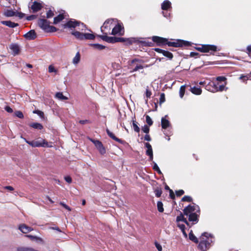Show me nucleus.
Returning <instances> with one entry per match:
<instances>
[{"label":"nucleus","mask_w":251,"mask_h":251,"mask_svg":"<svg viewBox=\"0 0 251 251\" xmlns=\"http://www.w3.org/2000/svg\"><path fill=\"white\" fill-rule=\"evenodd\" d=\"M151 92L149 89H147L146 91V96L147 98H149L151 97Z\"/></svg>","instance_id":"nucleus-59"},{"label":"nucleus","mask_w":251,"mask_h":251,"mask_svg":"<svg viewBox=\"0 0 251 251\" xmlns=\"http://www.w3.org/2000/svg\"><path fill=\"white\" fill-rule=\"evenodd\" d=\"M152 40L156 43L158 46L166 45L167 39L160 37L159 36H154L152 37Z\"/></svg>","instance_id":"nucleus-10"},{"label":"nucleus","mask_w":251,"mask_h":251,"mask_svg":"<svg viewBox=\"0 0 251 251\" xmlns=\"http://www.w3.org/2000/svg\"><path fill=\"white\" fill-rule=\"evenodd\" d=\"M113 21V20L112 19H107L104 22L103 25L102 26H101V27H100V29H101V31L102 32H103V28H108V25L110 24H112Z\"/></svg>","instance_id":"nucleus-25"},{"label":"nucleus","mask_w":251,"mask_h":251,"mask_svg":"<svg viewBox=\"0 0 251 251\" xmlns=\"http://www.w3.org/2000/svg\"><path fill=\"white\" fill-rule=\"evenodd\" d=\"M184 193V191L183 190H179L176 191V194L177 197H180L181 195H183Z\"/></svg>","instance_id":"nucleus-53"},{"label":"nucleus","mask_w":251,"mask_h":251,"mask_svg":"<svg viewBox=\"0 0 251 251\" xmlns=\"http://www.w3.org/2000/svg\"><path fill=\"white\" fill-rule=\"evenodd\" d=\"M142 130L144 133H146V134H148L150 131V128L147 125H145L142 127Z\"/></svg>","instance_id":"nucleus-46"},{"label":"nucleus","mask_w":251,"mask_h":251,"mask_svg":"<svg viewBox=\"0 0 251 251\" xmlns=\"http://www.w3.org/2000/svg\"><path fill=\"white\" fill-rule=\"evenodd\" d=\"M200 213V209L198 205L193 203V205H189L183 209V213L185 215H188L190 213Z\"/></svg>","instance_id":"nucleus-6"},{"label":"nucleus","mask_w":251,"mask_h":251,"mask_svg":"<svg viewBox=\"0 0 251 251\" xmlns=\"http://www.w3.org/2000/svg\"><path fill=\"white\" fill-rule=\"evenodd\" d=\"M226 83L225 84L221 85L219 87L217 86L218 91H223L225 88Z\"/></svg>","instance_id":"nucleus-55"},{"label":"nucleus","mask_w":251,"mask_h":251,"mask_svg":"<svg viewBox=\"0 0 251 251\" xmlns=\"http://www.w3.org/2000/svg\"><path fill=\"white\" fill-rule=\"evenodd\" d=\"M99 37L102 40L109 43H115L117 42L123 43L127 42L128 44H131L133 43L139 42L144 46H150L148 42H147L145 41H140L139 39L136 38H125L123 37H109L107 35H99Z\"/></svg>","instance_id":"nucleus-1"},{"label":"nucleus","mask_w":251,"mask_h":251,"mask_svg":"<svg viewBox=\"0 0 251 251\" xmlns=\"http://www.w3.org/2000/svg\"><path fill=\"white\" fill-rule=\"evenodd\" d=\"M164 56L168 57L169 59H172L173 57V54L167 50H164L162 54Z\"/></svg>","instance_id":"nucleus-38"},{"label":"nucleus","mask_w":251,"mask_h":251,"mask_svg":"<svg viewBox=\"0 0 251 251\" xmlns=\"http://www.w3.org/2000/svg\"><path fill=\"white\" fill-rule=\"evenodd\" d=\"M15 16L19 17L20 19H22L24 17L25 14L22 12H16Z\"/></svg>","instance_id":"nucleus-54"},{"label":"nucleus","mask_w":251,"mask_h":251,"mask_svg":"<svg viewBox=\"0 0 251 251\" xmlns=\"http://www.w3.org/2000/svg\"><path fill=\"white\" fill-rule=\"evenodd\" d=\"M153 164V169L156 171L159 174H162V172L161 171H160L159 167L158 166L157 164L154 161L152 162Z\"/></svg>","instance_id":"nucleus-41"},{"label":"nucleus","mask_w":251,"mask_h":251,"mask_svg":"<svg viewBox=\"0 0 251 251\" xmlns=\"http://www.w3.org/2000/svg\"><path fill=\"white\" fill-rule=\"evenodd\" d=\"M213 242H214V237L212 235L207 232H204L201 236V241L198 246V249L200 250H207Z\"/></svg>","instance_id":"nucleus-2"},{"label":"nucleus","mask_w":251,"mask_h":251,"mask_svg":"<svg viewBox=\"0 0 251 251\" xmlns=\"http://www.w3.org/2000/svg\"><path fill=\"white\" fill-rule=\"evenodd\" d=\"M64 19V16L63 14H60L56 17L54 18L53 24H57L59 23L60 21L63 20Z\"/></svg>","instance_id":"nucleus-28"},{"label":"nucleus","mask_w":251,"mask_h":251,"mask_svg":"<svg viewBox=\"0 0 251 251\" xmlns=\"http://www.w3.org/2000/svg\"><path fill=\"white\" fill-rule=\"evenodd\" d=\"M81 26V30H83V28H86V25H84L83 23H81L79 21L74 20V19H71L68 22H67L66 24H65L63 25L64 28H75V27L77 26Z\"/></svg>","instance_id":"nucleus-5"},{"label":"nucleus","mask_w":251,"mask_h":251,"mask_svg":"<svg viewBox=\"0 0 251 251\" xmlns=\"http://www.w3.org/2000/svg\"><path fill=\"white\" fill-rule=\"evenodd\" d=\"M189 238L190 240L194 242L195 243H198L199 240L198 238L195 236L193 233V231L191 230L189 233Z\"/></svg>","instance_id":"nucleus-27"},{"label":"nucleus","mask_w":251,"mask_h":251,"mask_svg":"<svg viewBox=\"0 0 251 251\" xmlns=\"http://www.w3.org/2000/svg\"><path fill=\"white\" fill-rule=\"evenodd\" d=\"M19 229L24 233H27L33 230V228L25 224L20 225L19 226Z\"/></svg>","instance_id":"nucleus-16"},{"label":"nucleus","mask_w":251,"mask_h":251,"mask_svg":"<svg viewBox=\"0 0 251 251\" xmlns=\"http://www.w3.org/2000/svg\"><path fill=\"white\" fill-rule=\"evenodd\" d=\"M49 73H56L57 70L52 65H50L49 67Z\"/></svg>","instance_id":"nucleus-50"},{"label":"nucleus","mask_w":251,"mask_h":251,"mask_svg":"<svg viewBox=\"0 0 251 251\" xmlns=\"http://www.w3.org/2000/svg\"><path fill=\"white\" fill-rule=\"evenodd\" d=\"M4 15L6 17H10L15 16L16 12L13 11L11 9H7L4 12Z\"/></svg>","instance_id":"nucleus-30"},{"label":"nucleus","mask_w":251,"mask_h":251,"mask_svg":"<svg viewBox=\"0 0 251 251\" xmlns=\"http://www.w3.org/2000/svg\"><path fill=\"white\" fill-rule=\"evenodd\" d=\"M36 18V16L34 15H31L29 16H27L26 19L27 21H31Z\"/></svg>","instance_id":"nucleus-60"},{"label":"nucleus","mask_w":251,"mask_h":251,"mask_svg":"<svg viewBox=\"0 0 251 251\" xmlns=\"http://www.w3.org/2000/svg\"><path fill=\"white\" fill-rule=\"evenodd\" d=\"M9 49L12 51V54L14 56L18 55L20 51V47L17 43H12L10 45Z\"/></svg>","instance_id":"nucleus-12"},{"label":"nucleus","mask_w":251,"mask_h":251,"mask_svg":"<svg viewBox=\"0 0 251 251\" xmlns=\"http://www.w3.org/2000/svg\"><path fill=\"white\" fill-rule=\"evenodd\" d=\"M106 133L107 134H108V135L111 138H112V139H113L114 140L120 143H123V141L122 139H119L118 138H117V137H116L115 136V135L112 133L111 132L108 128H107L106 129Z\"/></svg>","instance_id":"nucleus-20"},{"label":"nucleus","mask_w":251,"mask_h":251,"mask_svg":"<svg viewBox=\"0 0 251 251\" xmlns=\"http://www.w3.org/2000/svg\"><path fill=\"white\" fill-rule=\"evenodd\" d=\"M60 204L61 205H62L66 209L68 210V211L71 210V208L69 206H68L67 204L64 203L63 202H61Z\"/></svg>","instance_id":"nucleus-61"},{"label":"nucleus","mask_w":251,"mask_h":251,"mask_svg":"<svg viewBox=\"0 0 251 251\" xmlns=\"http://www.w3.org/2000/svg\"><path fill=\"white\" fill-rule=\"evenodd\" d=\"M132 126H133L134 130L135 132H138V133H139L140 132V128L138 126V123L136 122L135 121H134V120L132 121Z\"/></svg>","instance_id":"nucleus-37"},{"label":"nucleus","mask_w":251,"mask_h":251,"mask_svg":"<svg viewBox=\"0 0 251 251\" xmlns=\"http://www.w3.org/2000/svg\"><path fill=\"white\" fill-rule=\"evenodd\" d=\"M168 117V115H165L164 117L161 118V126L163 129H166L168 127L171 126L170 122L166 118Z\"/></svg>","instance_id":"nucleus-14"},{"label":"nucleus","mask_w":251,"mask_h":251,"mask_svg":"<svg viewBox=\"0 0 251 251\" xmlns=\"http://www.w3.org/2000/svg\"><path fill=\"white\" fill-rule=\"evenodd\" d=\"M146 121L149 126H151L153 124L151 119L149 115L146 116Z\"/></svg>","instance_id":"nucleus-45"},{"label":"nucleus","mask_w":251,"mask_h":251,"mask_svg":"<svg viewBox=\"0 0 251 251\" xmlns=\"http://www.w3.org/2000/svg\"><path fill=\"white\" fill-rule=\"evenodd\" d=\"M57 31V28L53 26H49V29L48 30H46V32H54Z\"/></svg>","instance_id":"nucleus-49"},{"label":"nucleus","mask_w":251,"mask_h":251,"mask_svg":"<svg viewBox=\"0 0 251 251\" xmlns=\"http://www.w3.org/2000/svg\"><path fill=\"white\" fill-rule=\"evenodd\" d=\"M190 91L194 94L195 95H200L201 94L202 91L200 87L194 86L193 87L190 88Z\"/></svg>","instance_id":"nucleus-23"},{"label":"nucleus","mask_w":251,"mask_h":251,"mask_svg":"<svg viewBox=\"0 0 251 251\" xmlns=\"http://www.w3.org/2000/svg\"><path fill=\"white\" fill-rule=\"evenodd\" d=\"M50 23L49 21L45 19H40L38 21L39 26L45 31L49 29Z\"/></svg>","instance_id":"nucleus-11"},{"label":"nucleus","mask_w":251,"mask_h":251,"mask_svg":"<svg viewBox=\"0 0 251 251\" xmlns=\"http://www.w3.org/2000/svg\"><path fill=\"white\" fill-rule=\"evenodd\" d=\"M178 227L181 229L182 232L185 230V226L183 224L178 225Z\"/></svg>","instance_id":"nucleus-64"},{"label":"nucleus","mask_w":251,"mask_h":251,"mask_svg":"<svg viewBox=\"0 0 251 251\" xmlns=\"http://www.w3.org/2000/svg\"><path fill=\"white\" fill-rule=\"evenodd\" d=\"M65 181L68 183H71L72 182V179L71 176H66L64 177Z\"/></svg>","instance_id":"nucleus-56"},{"label":"nucleus","mask_w":251,"mask_h":251,"mask_svg":"<svg viewBox=\"0 0 251 251\" xmlns=\"http://www.w3.org/2000/svg\"><path fill=\"white\" fill-rule=\"evenodd\" d=\"M181 201H183L191 202L192 201L193 199L190 196H185L182 198Z\"/></svg>","instance_id":"nucleus-44"},{"label":"nucleus","mask_w":251,"mask_h":251,"mask_svg":"<svg viewBox=\"0 0 251 251\" xmlns=\"http://www.w3.org/2000/svg\"><path fill=\"white\" fill-rule=\"evenodd\" d=\"M27 143L33 147H39L44 146L38 141H32L30 142H27Z\"/></svg>","instance_id":"nucleus-29"},{"label":"nucleus","mask_w":251,"mask_h":251,"mask_svg":"<svg viewBox=\"0 0 251 251\" xmlns=\"http://www.w3.org/2000/svg\"><path fill=\"white\" fill-rule=\"evenodd\" d=\"M95 36L91 33H84V40H94Z\"/></svg>","instance_id":"nucleus-36"},{"label":"nucleus","mask_w":251,"mask_h":251,"mask_svg":"<svg viewBox=\"0 0 251 251\" xmlns=\"http://www.w3.org/2000/svg\"><path fill=\"white\" fill-rule=\"evenodd\" d=\"M188 220L190 222H194L195 223H197L198 222L199 219L198 218L199 217V214L196 213H192L188 214Z\"/></svg>","instance_id":"nucleus-18"},{"label":"nucleus","mask_w":251,"mask_h":251,"mask_svg":"<svg viewBox=\"0 0 251 251\" xmlns=\"http://www.w3.org/2000/svg\"><path fill=\"white\" fill-rule=\"evenodd\" d=\"M29 126L34 129H42L43 126L42 124L38 123H32L29 125Z\"/></svg>","instance_id":"nucleus-26"},{"label":"nucleus","mask_w":251,"mask_h":251,"mask_svg":"<svg viewBox=\"0 0 251 251\" xmlns=\"http://www.w3.org/2000/svg\"><path fill=\"white\" fill-rule=\"evenodd\" d=\"M185 90V86L182 85L180 87L179 89V96L181 98H182L183 97Z\"/></svg>","instance_id":"nucleus-42"},{"label":"nucleus","mask_w":251,"mask_h":251,"mask_svg":"<svg viewBox=\"0 0 251 251\" xmlns=\"http://www.w3.org/2000/svg\"><path fill=\"white\" fill-rule=\"evenodd\" d=\"M145 146L147 150L146 151L147 155L149 156V160L151 161L153 160V151L151 145L149 143H145Z\"/></svg>","instance_id":"nucleus-13"},{"label":"nucleus","mask_w":251,"mask_h":251,"mask_svg":"<svg viewBox=\"0 0 251 251\" xmlns=\"http://www.w3.org/2000/svg\"><path fill=\"white\" fill-rule=\"evenodd\" d=\"M91 46L95 49H97V50H102L106 48L105 46L100 45V44H92Z\"/></svg>","instance_id":"nucleus-35"},{"label":"nucleus","mask_w":251,"mask_h":251,"mask_svg":"<svg viewBox=\"0 0 251 251\" xmlns=\"http://www.w3.org/2000/svg\"><path fill=\"white\" fill-rule=\"evenodd\" d=\"M24 37L29 40H32L36 38V34L34 30H31L24 35Z\"/></svg>","instance_id":"nucleus-15"},{"label":"nucleus","mask_w":251,"mask_h":251,"mask_svg":"<svg viewBox=\"0 0 251 251\" xmlns=\"http://www.w3.org/2000/svg\"><path fill=\"white\" fill-rule=\"evenodd\" d=\"M123 29V27L119 24H118L112 29L111 34L115 35L116 34H119L121 35L122 34L121 32Z\"/></svg>","instance_id":"nucleus-17"},{"label":"nucleus","mask_w":251,"mask_h":251,"mask_svg":"<svg viewBox=\"0 0 251 251\" xmlns=\"http://www.w3.org/2000/svg\"><path fill=\"white\" fill-rule=\"evenodd\" d=\"M53 15H54V13L51 10H49L47 13V18H51L52 17H53Z\"/></svg>","instance_id":"nucleus-52"},{"label":"nucleus","mask_w":251,"mask_h":251,"mask_svg":"<svg viewBox=\"0 0 251 251\" xmlns=\"http://www.w3.org/2000/svg\"><path fill=\"white\" fill-rule=\"evenodd\" d=\"M4 109L9 113H12L13 112V109L9 106H6Z\"/></svg>","instance_id":"nucleus-57"},{"label":"nucleus","mask_w":251,"mask_h":251,"mask_svg":"<svg viewBox=\"0 0 251 251\" xmlns=\"http://www.w3.org/2000/svg\"><path fill=\"white\" fill-rule=\"evenodd\" d=\"M182 221L185 223L186 225H188L189 223L187 220L184 218L183 214L181 213L179 216L176 217V222Z\"/></svg>","instance_id":"nucleus-33"},{"label":"nucleus","mask_w":251,"mask_h":251,"mask_svg":"<svg viewBox=\"0 0 251 251\" xmlns=\"http://www.w3.org/2000/svg\"><path fill=\"white\" fill-rule=\"evenodd\" d=\"M155 245L158 251H162V248L161 245H160L158 243L155 242Z\"/></svg>","instance_id":"nucleus-58"},{"label":"nucleus","mask_w":251,"mask_h":251,"mask_svg":"<svg viewBox=\"0 0 251 251\" xmlns=\"http://www.w3.org/2000/svg\"><path fill=\"white\" fill-rule=\"evenodd\" d=\"M144 61L141 59L137 58H134L128 61V65L130 69H132L131 72H134L139 71L140 69H143L144 68H147L149 67L148 65H143Z\"/></svg>","instance_id":"nucleus-3"},{"label":"nucleus","mask_w":251,"mask_h":251,"mask_svg":"<svg viewBox=\"0 0 251 251\" xmlns=\"http://www.w3.org/2000/svg\"><path fill=\"white\" fill-rule=\"evenodd\" d=\"M166 45H167L169 47H188L191 45V43L189 41L182 40H176L175 41L171 42L169 41L167 39Z\"/></svg>","instance_id":"nucleus-4"},{"label":"nucleus","mask_w":251,"mask_h":251,"mask_svg":"<svg viewBox=\"0 0 251 251\" xmlns=\"http://www.w3.org/2000/svg\"><path fill=\"white\" fill-rule=\"evenodd\" d=\"M226 77L223 76H219L216 77V80L218 81L222 82V81H225L226 80Z\"/></svg>","instance_id":"nucleus-51"},{"label":"nucleus","mask_w":251,"mask_h":251,"mask_svg":"<svg viewBox=\"0 0 251 251\" xmlns=\"http://www.w3.org/2000/svg\"><path fill=\"white\" fill-rule=\"evenodd\" d=\"M72 34L74 35L76 38L80 40H84V33L79 31H73Z\"/></svg>","instance_id":"nucleus-24"},{"label":"nucleus","mask_w":251,"mask_h":251,"mask_svg":"<svg viewBox=\"0 0 251 251\" xmlns=\"http://www.w3.org/2000/svg\"><path fill=\"white\" fill-rule=\"evenodd\" d=\"M80 60V55L79 52H77L73 59V63L74 65L77 64Z\"/></svg>","instance_id":"nucleus-31"},{"label":"nucleus","mask_w":251,"mask_h":251,"mask_svg":"<svg viewBox=\"0 0 251 251\" xmlns=\"http://www.w3.org/2000/svg\"><path fill=\"white\" fill-rule=\"evenodd\" d=\"M171 8V2L168 0H164L161 4V9L163 10H168Z\"/></svg>","instance_id":"nucleus-21"},{"label":"nucleus","mask_w":251,"mask_h":251,"mask_svg":"<svg viewBox=\"0 0 251 251\" xmlns=\"http://www.w3.org/2000/svg\"><path fill=\"white\" fill-rule=\"evenodd\" d=\"M33 113H36L37 115H38L39 116V117L41 118H44V114L42 111H41L40 110H34L33 111Z\"/></svg>","instance_id":"nucleus-47"},{"label":"nucleus","mask_w":251,"mask_h":251,"mask_svg":"<svg viewBox=\"0 0 251 251\" xmlns=\"http://www.w3.org/2000/svg\"><path fill=\"white\" fill-rule=\"evenodd\" d=\"M157 210L159 212H163L164 211L163 204V203L158 201L157 203Z\"/></svg>","instance_id":"nucleus-39"},{"label":"nucleus","mask_w":251,"mask_h":251,"mask_svg":"<svg viewBox=\"0 0 251 251\" xmlns=\"http://www.w3.org/2000/svg\"><path fill=\"white\" fill-rule=\"evenodd\" d=\"M42 8L41 4L35 1L31 6V9L33 12L39 11Z\"/></svg>","instance_id":"nucleus-19"},{"label":"nucleus","mask_w":251,"mask_h":251,"mask_svg":"<svg viewBox=\"0 0 251 251\" xmlns=\"http://www.w3.org/2000/svg\"><path fill=\"white\" fill-rule=\"evenodd\" d=\"M1 23L3 25H5L9 27L14 28L16 26H17L19 25V24L17 23H15L14 22H12L10 21H1Z\"/></svg>","instance_id":"nucleus-22"},{"label":"nucleus","mask_w":251,"mask_h":251,"mask_svg":"<svg viewBox=\"0 0 251 251\" xmlns=\"http://www.w3.org/2000/svg\"><path fill=\"white\" fill-rule=\"evenodd\" d=\"M55 97L60 100H67L68 98L64 96L62 92H57L55 94Z\"/></svg>","instance_id":"nucleus-32"},{"label":"nucleus","mask_w":251,"mask_h":251,"mask_svg":"<svg viewBox=\"0 0 251 251\" xmlns=\"http://www.w3.org/2000/svg\"><path fill=\"white\" fill-rule=\"evenodd\" d=\"M144 140H145L147 141H151V137H150V135H149V134H146L145 135V136H144Z\"/></svg>","instance_id":"nucleus-62"},{"label":"nucleus","mask_w":251,"mask_h":251,"mask_svg":"<svg viewBox=\"0 0 251 251\" xmlns=\"http://www.w3.org/2000/svg\"><path fill=\"white\" fill-rule=\"evenodd\" d=\"M165 101V96L164 93H161L160 95V99H159V103L160 104H162Z\"/></svg>","instance_id":"nucleus-48"},{"label":"nucleus","mask_w":251,"mask_h":251,"mask_svg":"<svg viewBox=\"0 0 251 251\" xmlns=\"http://www.w3.org/2000/svg\"><path fill=\"white\" fill-rule=\"evenodd\" d=\"M169 193H170V197L171 199H173V200L175 199V196L173 191L172 190H170Z\"/></svg>","instance_id":"nucleus-63"},{"label":"nucleus","mask_w":251,"mask_h":251,"mask_svg":"<svg viewBox=\"0 0 251 251\" xmlns=\"http://www.w3.org/2000/svg\"><path fill=\"white\" fill-rule=\"evenodd\" d=\"M17 251H36L34 249L29 247H20L17 249Z\"/></svg>","instance_id":"nucleus-34"},{"label":"nucleus","mask_w":251,"mask_h":251,"mask_svg":"<svg viewBox=\"0 0 251 251\" xmlns=\"http://www.w3.org/2000/svg\"><path fill=\"white\" fill-rule=\"evenodd\" d=\"M196 49L201 52H208L210 51H216L217 47L213 45H202L201 47L196 48Z\"/></svg>","instance_id":"nucleus-7"},{"label":"nucleus","mask_w":251,"mask_h":251,"mask_svg":"<svg viewBox=\"0 0 251 251\" xmlns=\"http://www.w3.org/2000/svg\"><path fill=\"white\" fill-rule=\"evenodd\" d=\"M155 195L156 197L159 198L161 196L162 191L160 188H157L154 190V191Z\"/></svg>","instance_id":"nucleus-40"},{"label":"nucleus","mask_w":251,"mask_h":251,"mask_svg":"<svg viewBox=\"0 0 251 251\" xmlns=\"http://www.w3.org/2000/svg\"><path fill=\"white\" fill-rule=\"evenodd\" d=\"M90 140L95 145L100 154L103 155L106 153L105 149L100 141L92 139Z\"/></svg>","instance_id":"nucleus-8"},{"label":"nucleus","mask_w":251,"mask_h":251,"mask_svg":"<svg viewBox=\"0 0 251 251\" xmlns=\"http://www.w3.org/2000/svg\"><path fill=\"white\" fill-rule=\"evenodd\" d=\"M205 89L211 92L215 93L218 92L217 84L213 81H210L205 85Z\"/></svg>","instance_id":"nucleus-9"},{"label":"nucleus","mask_w":251,"mask_h":251,"mask_svg":"<svg viewBox=\"0 0 251 251\" xmlns=\"http://www.w3.org/2000/svg\"><path fill=\"white\" fill-rule=\"evenodd\" d=\"M14 115L16 117H18V118H19L20 119H23L24 117L23 113H22V112H21V111H19V110L16 111L15 112V113H14Z\"/></svg>","instance_id":"nucleus-43"}]
</instances>
